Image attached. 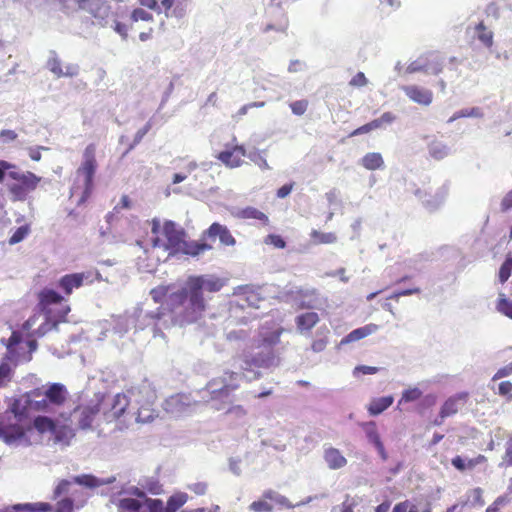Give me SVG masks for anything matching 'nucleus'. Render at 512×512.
Instances as JSON below:
<instances>
[{
	"mask_svg": "<svg viewBox=\"0 0 512 512\" xmlns=\"http://www.w3.org/2000/svg\"><path fill=\"white\" fill-rule=\"evenodd\" d=\"M249 509L254 512H271L273 510V506L264 498H261L257 501H253L250 504Z\"/></svg>",
	"mask_w": 512,
	"mask_h": 512,
	"instance_id": "09e8293b",
	"label": "nucleus"
},
{
	"mask_svg": "<svg viewBox=\"0 0 512 512\" xmlns=\"http://www.w3.org/2000/svg\"><path fill=\"white\" fill-rule=\"evenodd\" d=\"M262 498H264L266 501L270 500L275 502L276 504L285 507V508H293L294 505L289 501V499L283 495H280L276 491L272 489L265 490L262 494Z\"/></svg>",
	"mask_w": 512,
	"mask_h": 512,
	"instance_id": "58836bf2",
	"label": "nucleus"
},
{
	"mask_svg": "<svg viewBox=\"0 0 512 512\" xmlns=\"http://www.w3.org/2000/svg\"><path fill=\"white\" fill-rule=\"evenodd\" d=\"M204 237L216 238L218 237L220 243L224 246H234L236 239L233 237L229 229L218 222L212 223L207 230L203 232Z\"/></svg>",
	"mask_w": 512,
	"mask_h": 512,
	"instance_id": "2eb2a0df",
	"label": "nucleus"
},
{
	"mask_svg": "<svg viewBox=\"0 0 512 512\" xmlns=\"http://www.w3.org/2000/svg\"><path fill=\"white\" fill-rule=\"evenodd\" d=\"M477 38L481 41L486 47H491L493 45V33L484 26L481 22L476 26Z\"/></svg>",
	"mask_w": 512,
	"mask_h": 512,
	"instance_id": "37998d69",
	"label": "nucleus"
},
{
	"mask_svg": "<svg viewBox=\"0 0 512 512\" xmlns=\"http://www.w3.org/2000/svg\"><path fill=\"white\" fill-rule=\"evenodd\" d=\"M47 66L49 70L58 78L63 76H75L78 73V67L76 65H69L66 67V71L62 69V63L57 57H52L48 60Z\"/></svg>",
	"mask_w": 512,
	"mask_h": 512,
	"instance_id": "393cba45",
	"label": "nucleus"
},
{
	"mask_svg": "<svg viewBox=\"0 0 512 512\" xmlns=\"http://www.w3.org/2000/svg\"><path fill=\"white\" fill-rule=\"evenodd\" d=\"M72 483L83 485L88 488H95L101 485V482L95 476L90 474L75 476L72 481L63 479L54 489V499L60 497L63 494L70 493V486Z\"/></svg>",
	"mask_w": 512,
	"mask_h": 512,
	"instance_id": "9d476101",
	"label": "nucleus"
},
{
	"mask_svg": "<svg viewBox=\"0 0 512 512\" xmlns=\"http://www.w3.org/2000/svg\"><path fill=\"white\" fill-rule=\"evenodd\" d=\"M433 94L427 89H418V104L429 105L432 102Z\"/></svg>",
	"mask_w": 512,
	"mask_h": 512,
	"instance_id": "052dcab7",
	"label": "nucleus"
},
{
	"mask_svg": "<svg viewBox=\"0 0 512 512\" xmlns=\"http://www.w3.org/2000/svg\"><path fill=\"white\" fill-rule=\"evenodd\" d=\"M497 310L512 319V302L511 301H509L505 298H500L498 305H497Z\"/></svg>",
	"mask_w": 512,
	"mask_h": 512,
	"instance_id": "6e6d98bb",
	"label": "nucleus"
},
{
	"mask_svg": "<svg viewBox=\"0 0 512 512\" xmlns=\"http://www.w3.org/2000/svg\"><path fill=\"white\" fill-rule=\"evenodd\" d=\"M324 460L328 467L333 470L340 469L347 464L346 458L334 447L325 449Z\"/></svg>",
	"mask_w": 512,
	"mask_h": 512,
	"instance_id": "b1692460",
	"label": "nucleus"
},
{
	"mask_svg": "<svg viewBox=\"0 0 512 512\" xmlns=\"http://www.w3.org/2000/svg\"><path fill=\"white\" fill-rule=\"evenodd\" d=\"M457 116H462V118H482L484 112L480 107L464 108L458 111Z\"/></svg>",
	"mask_w": 512,
	"mask_h": 512,
	"instance_id": "864d4df0",
	"label": "nucleus"
},
{
	"mask_svg": "<svg viewBox=\"0 0 512 512\" xmlns=\"http://www.w3.org/2000/svg\"><path fill=\"white\" fill-rule=\"evenodd\" d=\"M392 512H416V509L413 505H410L408 502H401L395 505Z\"/></svg>",
	"mask_w": 512,
	"mask_h": 512,
	"instance_id": "338daca9",
	"label": "nucleus"
},
{
	"mask_svg": "<svg viewBox=\"0 0 512 512\" xmlns=\"http://www.w3.org/2000/svg\"><path fill=\"white\" fill-rule=\"evenodd\" d=\"M9 178L6 184L10 199L13 202H24L39 186L42 178L31 171H22L16 164L0 160V184Z\"/></svg>",
	"mask_w": 512,
	"mask_h": 512,
	"instance_id": "20e7f679",
	"label": "nucleus"
},
{
	"mask_svg": "<svg viewBox=\"0 0 512 512\" xmlns=\"http://www.w3.org/2000/svg\"><path fill=\"white\" fill-rule=\"evenodd\" d=\"M378 329L376 324H368L363 327L357 328L346 335L342 340L341 344H347L350 342L358 341L363 339L370 334L374 333Z\"/></svg>",
	"mask_w": 512,
	"mask_h": 512,
	"instance_id": "cd10ccee",
	"label": "nucleus"
},
{
	"mask_svg": "<svg viewBox=\"0 0 512 512\" xmlns=\"http://www.w3.org/2000/svg\"><path fill=\"white\" fill-rule=\"evenodd\" d=\"M55 425V422L47 416H37L33 421V426L39 433L48 431L53 433Z\"/></svg>",
	"mask_w": 512,
	"mask_h": 512,
	"instance_id": "ea45409f",
	"label": "nucleus"
},
{
	"mask_svg": "<svg viewBox=\"0 0 512 512\" xmlns=\"http://www.w3.org/2000/svg\"><path fill=\"white\" fill-rule=\"evenodd\" d=\"M172 285H159L150 291L151 298L155 303H162L165 300L163 309L171 313L167 308V300L169 295L173 293Z\"/></svg>",
	"mask_w": 512,
	"mask_h": 512,
	"instance_id": "c756f323",
	"label": "nucleus"
},
{
	"mask_svg": "<svg viewBox=\"0 0 512 512\" xmlns=\"http://www.w3.org/2000/svg\"><path fill=\"white\" fill-rule=\"evenodd\" d=\"M272 357L268 354L258 353L256 355H245L243 358L244 370H250L252 367H267L271 362Z\"/></svg>",
	"mask_w": 512,
	"mask_h": 512,
	"instance_id": "bb28decb",
	"label": "nucleus"
},
{
	"mask_svg": "<svg viewBox=\"0 0 512 512\" xmlns=\"http://www.w3.org/2000/svg\"><path fill=\"white\" fill-rule=\"evenodd\" d=\"M416 401V388L415 389H407L402 393L401 398L397 403L396 409L400 413H404L410 411L409 404Z\"/></svg>",
	"mask_w": 512,
	"mask_h": 512,
	"instance_id": "e433bc0d",
	"label": "nucleus"
},
{
	"mask_svg": "<svg viewBox=\"0 0 512 512\" xmlns=\"http://www.w3.org/2000/svg\"><path fill=\"white\" fill-rule=\"evenodd\" d=\"M381 368L376 366L358 365L353 370V375L358 376L359 374H376Z\"/></svg>",
	"mask_w": 512,
	"mask_h": 512,
	"instance_id": "13d9d810",
	"label": "nucleus"
},
{
	"mask_svg": "<svg viewBox=\"0 0 512 512\" xmlns=\"http://www.w3.org/2000/svg\"><path fill=\"white\" fill-rule=\"evenodd\" d=\"M53 435H54L55 442L68 445L70 443V441L74 438L75 432L71 426L55 425Z\"/></svg>",
	"mask_w": 512,
	"mask_h": 512,
	"instance_id": "7c9ffc66",
	"label": "nucleus"
},
{
	"mask_svg": "<svg viewBox=\"0 0 512 512\" xmlns=\"http://www.w3.org/2000/svg\"><path fill=\"white\" fill-rule=\"evenodd\" d=\"M76 413H79L78 425L81 429H89L95 417L100 412L99 404L79 406L75 409Z\"/></svg>",
	"mask_w": 512,
	"mask_h": 512,
	"instance_id": "dca6fc26",
	"label": "nucleus"
},
{
	"mask_svg": "<svg viewBox=\"0 0 512 512\" xmlns=\"http://www.w3.org/2000/svg\"><path fill=\"white\" fill-rule=\"evenodd\" d=\"M144 504L148 512H165V507L161 499L145 498Z\"/></svg>",
	"mask_w": 512,
	"mask_h": 512,
	"instance_id": "3c124183",
	"label": "nucleus"
},
{
	"mask_svg": "<svg viewBox=\"0 0 512 512\" xmlns=\"http://www.w3.org/2000/svg\"><path fill=\"white\" fill-rule=\"evenodd\" d=\"M22 340V337L18 331H13L10 338L8 339V342L6 344V347L10 353H13L14 347L18 345Z\"/></svg>",
	"mask_w": 512,
	"mask_h": 512,
	"instance_id": "0e129e2a",
	"label": "nucleus"
},
{
	"mask_svg": "<svg viewBox=\"0 0 512 512\" xmlns=\"http://www.w3.org/2000/svg\"><path fill=\"white\" fill-rule=\"evenodd\" d=\"M356 502L351 499L349 496L341 504V512H354V508L356 507Z\"/></svg>",
	"mask_w": 512,
	"mask_h": 512,
	"instance_id": "69168bd1",
	"label": "nucleus"
},
{
	"mask_svg": "<svg viewBox=\"0 0 512 512\" xmlns=\"http://www.w3.org/2000/svg\"><path fill=\"white\" fill-rule=\"evenodd\" d=\"M360 426L365 431V434L369 440L377 449L378 453L383 459L386 458V452L384 445L381 441L380 435L377 431V425L374 421L361 423Z\"/></svg>",
	"mask_w": 512,
	"mask_h": 512,
	"instance_id": "6ab92c4d",
	"label": "nucleus"
},
{
	"mask_svg": "<svg viewBox=\"0 0 512 512\" xmlns=\"http://www.w3.org/2000/svg\"><path fill=\"white\" fill-rule=\"evenodd\" d=\"M142 488L153 495H159L163 492L162 484L154 478H147L141 484Z\"/></svg>",
	"mask_w": 512,
	"mask_h": 512,
	"instance_id": "c03bdc74",
	"label": "nucleus"
},
{
	"mask_svg": "<svg viewBox=\"0 0 512 512\" xmlns=\"http://www.w3.org/2000/svg\"><path fill=\"white\" fill-rule=\"evenodd\" d=\"M130 20H131V24H133L134 22H137L139 20H141V21H152L153 20V16H152L151 13L145 11L142 8H136L131 13Z\"/></svg>",
	"mask_w": 512,
	"mask_h": 512,
	"instance_id": "8fccbe9b",
	"label": "nucleus"
},
{
	"mask_svg": "<svg viewBox=\"0 0 512 512\" xmlns=\"http://www.w3.org/2000/svg\"><path fill=\"white\" fill-rule=\"evenodd\" d=\"M308 106H309V101L306 99L297 100V101L291 102L289 104V107L291 108L292 113L297 116H302L303 114H305V112L308 109Z\"/></svg>",
	"mask_w": 512,
	"mask_h": 512,
	"instance_id": "de8ad7c7",
	"label": "nucleus"
},
{
	"mask_svg": "<svg viewBox=\"0 0 512 512\" xmlns=\"http://www.w3.org/2000/svg\"><path fill=\"white\" fill-rule=\"evenodd\" d=\"M512 272V257H508L500 267L499 280L501 283L506 282Z\"/></svg>",
	"mask_w": 512,
	"mask_h": 512,
	"instance_id": "49530a36",
	"label": "nucleus"
},
{
	"mask_svg": "<svg viewBox=\"0 0 512 512\" xmlns=\"http://www.w3.org/2000/svg\"><path fill=\"white\" fill-rule=\"evenodd\" d=\"M30 231H31V228H30L29 224H25V225L18 227L13 232L11 237L9 238V244L14 245V244L21 242L23 239H25L28 236Z\"/></svg>",
	"mask_w": 512,
	"mask_h": 512,
	"instance_id": "a18cd8bd",
	"label": "nucleus"
},
{
	"mask_svg": "<svg viewBox=\"0 0 512 512\" xmlns=\"http://www.w3.org/2000/svg\"><path fill=\"white\" fill-rule=\"evenodd\" d=\"M79 7L89 12L95 18H104L108 12V5L103 0H75Z\"/></svg>",
	"mask_w": 512,
	"mask_h": 512,
	"instance_id": "a211bd4d",
	"label": "nucleus"
},
{
	"mask_svg": "<svg viewBox=\"0 0 512 512\" xmlns=\"http://www.w3.org/2000/svg\"><path fill=\"white\" fill-rule=\"evenodd\" d=\"M53 507L46 502L15 504L6 507L2 512H51Z\"/></svg>",
	"mask_w": 512,
	"mask_h": 512,
	"instance_id": "aec40b11",
	"label": "nucleus"
},
{
	"mask_svg": "<svg viewBox=\"0 0 512 512\" xmlns=\"http://www.w3.org/2000/svg\"><path fill=\"white\" fill-rule=\"evenodd\" d=\"M223 286V281L217 277L189 276L184 287L171 293L167 300L172 322L185 326L200 320L206 310L203 290L214 293L220 291Z\"/></svg>",
	"mask_w": 512,
	"mask_h": 512,
	"instance_id": "f257e3e1",
	"label": "nucleus"
},
{
	"mask_svg": "<svg viewBox=\"0 0 512 512\" xmlns=\"http://www.w3.org/2000/svg\"><path fill=\"white\" fill-rule=\"evenodd\" d=\"M35 400V397L30 396V391H28L21 398L13 400L10 405V411L19 421L26 419L29 413L34 411L32 402Z\"/></svg>",
	"mask_w": 512,
	"mask_h": 512,
	"instance_id": "4468645a",
	"label": "nucleus"
},
{
	"mask_svg": "<svg viewBox=\"0 0 512 512\" xmlns=\"http://www.w3.org/2000/svg\"><path fill=\"white\" fill-rule=\"evenodd\" d=\"M319 322L316 312H306L298 315L295 319L296 326L300 331H309Z\"/></svg>",
	"mask_w": 512,
	"mask_h": 512,
	"instance_id": "c85d7f7f",
	"label": "nucleus"
},
{
	"mask_svg": "<svg viewBox=\"0 0 512 512\" xmlns=\"http://www.w3.org/2000/svg\"><path fill=\"white\" fill-rule=\"evenodd\" d=\"M239 387L238 373L230 370H226L222 375L212 378L206 385L211 399L214 400L228 398Z\"/></svg>",
	"mask_w": 512,
	"mask_h": 512,
	"instance_id": "6e6552de",
	"label": "nucleus"
},
{
	"mask_svg": "<svg viewBox=\"0 0 512 512\" xmlns=\"http://www.w3.org/2000/svg\"><path fill=\"white\" fill-rule=\"evenodd\" d=\"M367 83L368 80L363 72H358L349 82V84L353 87H363L366 86Z\"/></svg>",
	"mask_w": 512,
	"mask_h": 512,
	"instance_id": "e2e57ef3",
	"label": "nucleus"
},
{
	"mask_svg": "<svg viewBox=\"0 0 512 512\" xmlns=\"http://www.w3.org/2000/svg\"><path fill=\"white\" fill-rule=\"evenodd\" d=\"M482 494H483V490L479 487L470 490L468 493V501L467 502L463 503L461 506H459L458 504L453 505L452 507H450L447 510V512H463V509L467 505L468 502L473 507H475V506L482 507L485 503L482 498Z\"/></svg>",
	"mask_w": 512,
	"mask_h": 512,
	"instance_id": "a878e982",
	"label": "nucleus"
},
{
	"mask_svg": "<svg viewBox=\"0 0 512 512\" xmlns=\"http://www.w3.org/2000/svg\"><path fill=\"white\" fill-rule=\"evenodd\" d=\"M512 209V190L509 191L501 201V210L506 212Z\"/></svg>",
	"mask_w": 512,
	"mask_h": 512,
	"instance_id": "774afa93",
	"label": "nucleus"
},
{
	"mask_svg": "<svg viewBox=\"0 0 512 512\" xmlns=\"http://www.w3.org/2000/svg\"><path fill=\"white\" fill-rule=\"evenodd\" d=\"M500 466H512V437L505 443V454Z\"/></svg>",
	"mask_w": 512,
	"mask_h": 512,
	"instance_id": "4d7b16f0",
	"label": "nucleus"
},
{
	"mask_svg": "<svg viewBox=\"0 0 512 512\" xmlns=\"http://www.w3.org/2000/svg\"><path fill=\"white\" fill-rule=\"evenodd\" d=\"M101 281L102 275L99 271L72 273L62 276L58 281V287L69 296L74 289H78L86 282L92 284L94 281Z\"/></svg>",
	"mask_w": 512,
	"mask_h": 512,
	"instance_id": "1a4fd4ad",
	"label": "nucleus"
},
{
	"mask_svg": "<svg viewBox=\"0 0 512 512\" xmlns=\"http://www.w3.org/2000/svg\"><path fill=\"white\" fill-rule=\"evenodd\" d=\"M361 165L367 170H377L384 166V160L380 153L371 152L363 156Z\"/></svg>",
	"mask_w": 512,
	"mask_h": 512,
	"instance_id": "2f4dec72",
	"label": "nucleus"
},
{
	"mask_svg": "<svg viewBox=\"0 0 512 512\" xmlns=\"http://www.w3.org/2000/svg\"><path fill=\"white\" fill-rule=\"evenodd\" d=\"M188 501V495L184 492H177L171 495L166 502L165 512H177Z\"/></svg>",
	"mask_w": 512,
	"mask_h": 512,
	"instance_id": "72a5a7b5",
	"label": "nucleus"
},
{
	"mask_svg": "<svg viewBox=\"0 0 512 512\" xmlns=\"http://www.w3.org/2000/svg\"><path fill=\"white\" fill-rule=\"evenodd\" d=\"M264 243L267 245H272L278 249H284L286 247L285 240L278 234H268L264 238Z\"/></svg>",
	"mask_w": 512,
	"mask_h": 512,
	"instance_id": "603ef678",
	"label": "nucleus"
},
{
	"mask_svg": "<svg viewBox=\"0 0 512 512\" xmlns=\"http://www.w3.org/2000/svg\"><path fill=\"white\" fill-rule=\"evenodd\" d=\"M118 512H139L142 503L134 498H122L116 504Z\"/></svg>",
	"mask_w": 512,
	"mask_h": 512,
	"instance_id": "4c0bfd02",
	"label": "nucleus"
},
{
	"mask_svg": "<svg viewBox=\"0 0 512 512\" xmlns=\"http://www.w3.org/2000/svg\"><path fill=\"white\" fill-rule=\"evenodd\" d=\"M428 153L431 158L440 161L452 153V148L443 140L433 139L428 143Z\"/></svg>",
	"mask_w": 512,
	"mask_h": 512,
	"instance_id": "412c9836",
	"label": "nucleus"
},
{
	"mask_svg": "<svg viewBox=\"0 0 512 512\" xmlns=\"http://www.w3.org/2000/svg\"><path fill=\"white\" fill-rule=\"evenodd\" d=\"M127 392L130 395L131 401L137 406V422L149 423L158 416L155 408L157 392L151 383L144 381L137 386L131 387Z\"/></svg>",
	"mask_w": 512,
	"mask_h": 512,
	"instance_id": "423d86ee",
	"label": "nucleus"
},
{
	"mask_svg": "<svg viewBox=\"0 0 512 512\" xmlns=\"http://www.w3.org/2000/svg\"><path fill=\"white\" fill-rule=\"evenodd\" d=\"M467 401L466 393H459L450 398H448L445 403L442 405L439 418L435 419V425H441L443 420L447 417L455 415L459 410L463 408Z\"/></svg>",
	"mask_w": 512,
	"mask_h": 512,
	"instance_id": "f8f14e48",
	"label": "nucleus"
},
{
	"mask_svg": "<svg viewBox=\"0 0 512 512\" xmlns=\"http://www.w3.org/2000/svg\"><path fill=\"white\" fill-rule=\"evenodd\" d=\"M30 396L35 397L32 402L34 412H50L52 407H62L69 398V391L62 383H48L47 385L30 390Z\"/></svg>",
	"mask_w": 512,
	"mask_h": 512,
	"instance_id": "0eeeda50",
	"label": "nucleus"
},
{
	"mask_svg": "<svg viewBox=\"0 0 512 512\" xmlns=\"http://www.w3.org/2000/svg\"><path fill=\"white\" fill-rule=\"evenodd\" d=\"M246 157V149L243 145L234 144L226 146V149L219 152L216 156L222 164L229 168H236L242 165Z\"/></svg>",
	"mask_w": 512,
	"mask_h": 512,
	"instance_id": "9b49d317",
	"label": "nucleus"
},
{
	"mask_svg": "<svg viewBox=\"0 0 512 512\" xmlns=\"http://www.w3.org/2000/svg\"><path fill=\"white\" fill-rule=\"evenodd\" d=\"M239 215L243 219H256L259 220L265 226L269 225L268 216L254 207H246L242 209Z\"/></svg>",
	"mask_w": 512,
	"mask_h": 512,
	"instance_id": "c9c22d12",
	"label": "nucleus"
},
{
	"mask_svg": "<svg viewBox=\"0 0 512 512\" xmlns=\"http://www.w3.org/2000/svg\"><path fill=\"white\" fill-rule=\"evenodd\" d=\"M394 403L392 395L376 397L371 399L367 405V411L370 416H377L387 410Z\"/></svg>",
	"mask_w": 512,
	"mask_h": 512,
	"instance_id": "4be33fe9",
	"label": "nucleus"
},
{
	"mask_svg": "<svg viewBox=\"0 0 512 512\" xmlns=\"http://www.w3.org/2000/svg\"><path fill=\"white\" fill-rule=\"evenodd\" d=\"M12 370L8 363L0 364V386L10 381Z\"/></svg>",
	"mask_w": 512,
	"mask_h": 512,
	"instance_id": "bf43d9fd",
	"label": "nucleus"
},
{
	"mask_svg": "<svg viewBox=\"0 0 512 512\" xmlns=\"http://www.w3.org/2000/svg\"><path fill=\"white\" fill-rule=\"evenodd\" d=\"M174 5V0H158V13H164L167 17L170 15V10Z\"/></svg>",
	"mask_w": 512,
	"mask_h": 512,
	"instance_id": "680f3d73",
	"label": "nucleus"
},
{
	"mask_svg": "<svg viewBox=\"0 0 512 512\" xmlns=\"http://www.w3.org/2000/svg\"><path fill=\"white\" fill-rule=\"evenodd\" d=\"M449 193V186L447 184L442 185L436 192L433 200H425L423 204L430 210L438 208L442 205L447 198Z\"/></svg>",
	"mask_w": 512,
	"mask_h": 512,
	"instance_id": "f704fd0d",
	"label": "nucleus"
},
{
	"mask_svg": "<svg viewBox=\"0 0 512 512\" xmlns=\"http://www.w3.org/2000/svg\"><path fill=\"white\" fill-rule=\"evenodd\" d=\"M443 69V58L439 53H429L418 59V72L427 75H437Z\"/></svg>",
	"mask_w": 512,
	"mask_h": 512,
	"instance_id": "ddd939ff",
	"label": "nucleus"
},
{
	"mask_svg": "<svg viewBox=\"0 0 512 512\" xmlns=\"http://www.w3.org/2000/svg\"><path fill=\"white\" fill-rule=\"evenodd\" d=\"M71 495L73 499L66 497L57 502L56 512H73L75 500L79 501L81 506L85 503L86 497L82 490H74Z\"/></svg>",
	"mask_w": 512,
	"mask_h": 512,
	"instance_id": "5701e85b",
	"label": "nucleus"
},
{
	"mask_svg": "<svg viewBox=\"0 0 512 512\" xmlns=\"http://www.w3.org/2000/svg\"><path fill=\"white\" fill-rule=\"evenodd\" d=\"M311 239L314 244H332L336 242L337 237L333 232H320L313 230L311 232Z\"/></svg>",
	"mask_w": 512,
	"mask_h": 512,
	"instance_id": "a19ab883",
	"label": "nucleus"
},
{
	"mask_svg": "<svg viewBox=\"0 0 512 512\" xmlns=\"http://www.w3.org/2000/svg\"><path fill=\"white\" fill-rule=\"evenodd\" d=\"M396 119V116L392 112H385L379 118L374 119L369 123L371 131L384 127L385 125L391 124Z\"/></svg>",
	"mask_w": 512,
	"mask_h": 512,
	"instance_id": "79ce46f5",
	"label": "nucleus"
},
{
	"mask_svg": "<svg viewBox=\"0 0 512 512\" xmlns=\"http://www.w3.org/2000/svg\"><path fill=\"white\" fill-rule=\"evenodd\" d=\"M37 299V308L45 315V321L30 334L31 336L41 337L56 328L58 323L66 320L70 312V306L61 294L51 288L40 290Z\"/></svg>",
	"mask_w": 512,
	"mask_h": 512,
	"instance_id": "7ed1b4c3",
	"label": "nucleus"
},
{
	"mask_svg": "<svg viewBox=\"0 0 512 512\" xmlns=\"http://www.w3.org/2000/svg\"><path fill=\"white\" fill-rule=\"evenodd\" d=\"M97 168L96 145L90 143L83 151L82 162L76 169L75 178L70 188V198H77V206H83L90 199L94 190Z\"/></svg>",
	"mask_w": 512,
	"mask_h": 512,
	"instance_id": "39448f33",
	"label": "nucleus"
},
{
	"mask_svg": "<svg viewBox=\"0 0 512 512\" xmlns=\"http://www.w3.org/2000/svg\"><path fill=\"white\" fill-rule=\"evenodd\" d=\"M152 125L150 122L146 123L145 126L137 131L134 137L133 144L130 145V147L124 152L123 157L128 154V152L136 145L138 144L142 138L149 132Z\"/></svg>",
	"mask_w": 512,
	"mask_h": 512,
	"instance_id": "5fc2aeb1",
	"label": "nucleus"
},
{
	"mask_svg": "<svg viewBox=\"0 0 512 512\" xmlns=\"http://www.w3.org/2000/svg\"><path fill=\"white\" fill-rule=\"evenodd\" d=\"M130 395L127 396L124 393H117L112 400L110 411L107 414V418L109 420H118L120 417L124 415L129 404H130Z\"/></svg>",
	"mask_w": 512,
	"mask_h": 512,
	"instance_id": "f3484780",
	"label": "nucleus"
},
{
	"mask_svg": "<svg viewBox=\"0 0 512 512\" xmlns=\"http://www.w3.org/2000/svg\"><path fill=\"white\" fill-rule=\"evenodd\" d=\"M151 242L154 248L167 252L170 256L187 255L196 257L212 249L206 242L187 240V233L172 220L161 222L154 218L151 221Z\"/></svg>",
	"mask_w": 512,
	"mask_h": 512,
	"instance_id": "f03ea898",
	"label": "nucleus"
},
{
	"mask_svg": "<svg viewBox=\"0 0 512 512\" xmlns=\"http://www.w3.org/2000/svg\"><path fill=\"white\" fill-rule=\"evenodd\" d=\"M0 434L7 440H16L22 438L25 435V431L19 424L6 425L4 423H0Z\"/></svg>",
	"mask_w": 512,
	"mask_h": 512,
	"instance_id": "473e14b6",
	"label": "nucleus"
}]
</instances>
